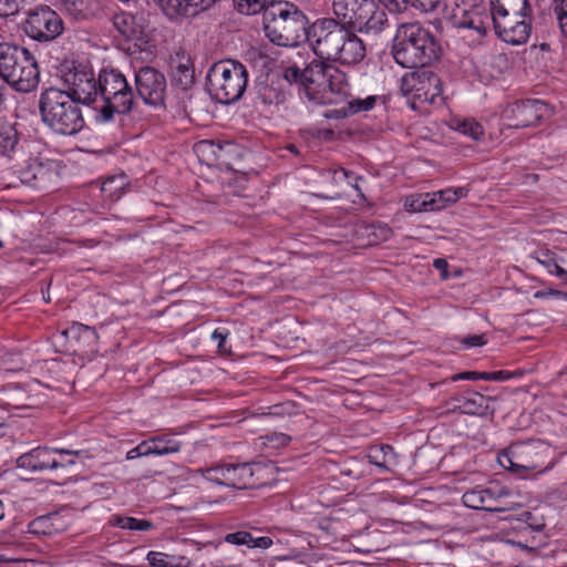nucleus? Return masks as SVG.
<instances>
[{
    "label": "nucleus",
    "mask_w": 567,
    "mask_h": 567,
    "mask_svg": "<svg viewBox=\"0 0 567 567\" xmlns=\"http://www.w3.org/2000/svg\"><path fill=\"white\" fill-rule=\"evenodd\" d=\"M282 76L290 84H298L306 89V69L302 70L297 65H289L284 69Z\"/></svg>",
    "instance_id": "37998d69"
},
{
    "label": "nucleus",
    "mask_w": 567,
    "mask_h": 567,
    "mask_svg": "<svg viewBox=\"0 0 567 567\" xmlns=\"http://www.w3.org/2000/svg\"><path fill=\"white\" fill-rule=\"evenodd\" d=\"M511 377L512 374L504 370L486 372V381H506L511 379Z\"/></svg>",
    "instance_id": "052dcab7"
},
{
    "label": "nucleus",
    "mask_w": 567,
    "mask_h": 567,
    "mask_svg": "<svg viewBox=\"0 0 567 567\" xmlns=\"http://www.w3.org/2000/svg\"><path fill=\"white\" fill-rule=\"evenodd\" d=\"M554 3L561 33L567 38V0H554Z\"/></svg>",
    "instance_id": "49530a36"
},
{
    "label": "nucleus",
    "mask_w": 567,
    "mask_h": 567,
    "mask_svg": "<svg viewBox=\"0 0 567 567\" xmlns=\"http://www.w3.org/2000/svg\"><path fill=\"white\" fill-rule=\"evenodd\" d=\"M228 337V331L226 329H216L212 333V339L217 342V348L220 353L226 352L225 343Z\"/></svg>",
    "instance_id": "4d7b16f0"
},
{
    "label": "nucleus",
    "mask_w": 567,
    "mask_h": 567,
    "mask_svg": "<svg viewBox=\"0 0 567 567\" xmlns=\"http://www.w3.org/2000/svg\"><path fill=\"white\" fill-rule=\"evenodd\" d=\"M451 127L475 141L480 140V137L484 133L483 126L477 121L471 117H455L451 121Z\"/></svg>",
    "instance_id": "c9c22d12"
},
{
    "label": "nucleus",
    "mask_w": 567,
    "mask_h": 567,
    "mask_svg": "<svg viewBox=\"0 0 567 567\" xmlns=\"http://www.w3.org/2000/svg\"><path fill=\"white\" fill-rule=\"evenodd\" d=\"M254 475L252 466L249 463H227L225 486L236 489L254 487L257 485Z\"/></svg>",
    "instance_id": "393cba45"
},
{
    "label": "nucleus",
    "mask_w": 567,
    "mask_h": 567,
    "mask_svg": "<svg viewBox=\"0 0 567 567\" xmlns=\"http://www.w3.org/2000/svg\"><path fill=\"white\" fill-rule=\"evenodd\" d=\"M22 30L34 41L50 42L62 33L63 21L50 7L41 6L29 11Z\"/></svg>",
    "instance_id": "2eb2a0df"
},
{
    "label": "nucleus",
    "mask_w": 567,
    "mask_h": 567,
    "mask_svg": "<svg viewBox=\"0 0 567 567\" xmlns=\"http://www.w3.org/2000/svg\"><path fill=\"white\" fill-rule=\"evenodd\" d=\"M20 0H0V17L8 18L19 12Z\"/></svg>",
    "instance_id": "8fccbe9b"
},
{
    "label": "nucleus",
    "mask_w": 567,
    "mask_h": 567,
    "mask_svg": "<svg viewBox=\"0 0 567 567\" xmlns=\"http://www.w3.org/2000/svg\"><path fill=\"white\" fill-rule=\"evenodd\" d=\"M115 29L126 39H138L143 34V24L133 13L120 11L113 16Z\"/></svg>",
    "instance_id": "cd10ccee"
},
{
    "label": "nucleus",
    "mask_w": 567,
    "mask_h": 567,
    "mask_svg": "<svg viewBox=\"0 0 567 567\" xmlns=\"http://www.w3.org/2000/svg\"><path fill=\"white\" fill-rule=\"evenodd\" d=\"M365 233L369 237V245H378L388 240L392 235L391 228L386 225H369L365 227Z\"/></svg>",
    "instance_id": "a19ab883"
},
{
    "label": "nucleus",
    "mask_w": 567,
    "mask_h": 567,
    "mask_svg": "<svg viewBox=\"0 0 567 567\" xmlns=\"http://www.w3.org/2000/svg\"><path fill=\"white\" fill-rule=\"evenodd\" d=\"M489 396L480 392L466 390L451 396L445 402L449 412H460L468 415H485L489 410Z\"/></svg>",
    "instance_id": "aec40b11"
},
{
    "label": "nucleus",
    "mask_w": 567,
    "mask_h": 567,
    "mask_svg": "<svg viewBox=\"0 0 567 567\" xmlns=\"http://www.w3.org/2000/svg\"><path fill=\"white\" fill-rule=\"evenodd\" d=\"M534 258L544 266L550 275H555L564 285H567V270L560 267L559 258L556 252L545 248L534 252Z\"/></svg>",
    "instance_id": "c756f323"
},
{
    "label": "nucleus",
    "mask_w": 567,
    "mask_h": 567,
    "mask_svg": "<svg viewBox=\"0 0 567 567\" xmlns=\"http://www.w3.org/2000/svg\"><path fill=\"white\" fill-rule=\"evenodd\" d=\"M416 69L405 73L400 85L402 94L411 97L410 105L414 110L424 103L435 104L443 93L442 80L435 72L425 66Z\"/></svg>",
    "instance_id": "9d476101"
},
{
    "label": "nucleus",
    "mask_w": 567,
    "mask_h": 567,
    "mask_svg": "<svg viewBox=\"0 0 567 567\" xmlns=\"http://www.w3.org/2000/svg\"><path fill=\"white\" fill-rule=\"evenodd\" d=\"M379 2L391 12L401 13L406 11V2H409V0H379Z\"/></svg>",
    "instance_id": "5fc2aeb1"
},
{
    "label": "nucleus",
    "mask_w": 567,
    "mask_h": 567,
    "mask_svg": "<svg viewBox=\"0 0 567 567\" xmlns=\"http://www.w3.org/2000/svg\"><path fill=\"white\" fill-rule=\"evenodd\" d=\"M368 457L371 464H374L382 470H389L388 460L381 456V451L379 447L372 450Z\"/></svg>",
    "instance_id": "6e6d98bb"
},
{
    "label": "nucleus",
    "mask_w": 567,
    "mask_h": 567,
    "mask_svg": "<svg viewBox=\"0 0 567 567\" xmlns=\"http://www.w3.org/2000/svg\"><path fill=\"white\" fill-rule=\"evenodd\" d=\"M248 84L247 68L236 60L215 62L206 75V89L213 100L231 104L241 99Z\"/></svg>",
    "instance_id": "0eeeda50"
},
{
    "label": "nucleus",
    "mask_w": 567,
    "mask_h": 567,
    "mask_svg": "<svg viewBox=\"0 0 567 567\" xmlns=\"http://www.w3.org/2000/svg\"><path fill=\"white\" fill-rule=\"evenodd\" d=\"M553 450L544 441H532L518 444L509 452L502 454L499 464L507 471L522 474L536 472L538 474L550 471L555 461L551 458Z\"/></svg>",
    "instance_id": "1a4fd4ad"
},
{
    "label": "nucleus",
    "mask_w": 567,
    "mask_h": 567,
    "mask_svg": "<svg viewBox=\"0 0 567 567\" xmlns=\"http://www.w3.org/2000/svg\"><path fill=\"white\" fill-rule=\"evenodd\" d=\"M565 296H567V293H565L560 290H557V289H553V288L538 290L534 293V298H536V299H546L548 297H565Z\"/></svg>",
    "instance_id": "bf43d9fd"
},
{
    "label": "nucleus",
    "mask_w": 567,
    "mask_h": 567,
    "mask_svg": "<svg viewBox=\"0 0 567 567\" xmlns=\"http://www.w3.org/2000/svg\"><path fill=\"white\" fill-rule=\"evenodd\" d=\"M109 525L134 532H148L154 528V524L150 519H140L135 517L124 516L121 514L111 515L109 519Z\"/></svg>",
    "instance_id": "473e14b6"
},
{
    "label": "nucleus",
    "mask_w": 567,
    "mask_h": 567,
    "mask_svg": "<svg viewBox=\"0 0 567 567\" xmlns=\"http://www.w3.org/2000/svg\"><path fill=\"white\" fill-rule=\"evenodd\" d=\"M76 79L86 80L91 89L90 105L99 101L96 105L95 121L101 124L113 122L115 115H127L138 105L134 89L124 73L117 69H102L95 76L94 71L87 65L79 64L73 68Z\"/></svg>",
    "instance_id": "f03ea898"
},
{
    "label": "nucleus",
    "mask_w": 567,
    "mask_h": 567,
    "mask_svg": "<svg viewBox=\"0 0 567 567\" xmlns=\"http://www.w3.org/2000/svg\"><path fill=\"white\" fill-rule=\"evenodd\" d=\"M126 185L125 175L110 176L101 184L100 192L107 203H114L121 198Z\"/></svg>",
    "instance_id": "72a5a7b5"
},
{
    "label": "nucleus",
    "mask_w": 567,
    "mask_h": 567,
    "mask_svg": "<svg viewBox=\"0 0 567 567\" xmlns=\"http://www.w3.org/2000/svg\"><path fill=\"white\" fill-rule=\"evenodd\" d=\"M518 522L525 524L529 529L540 532L545 527L544 518L537 517L534 513L525 511L518 515Z\"/></svg>",
    "instance_id": "c03bdc74"
},
{
    "label": "nucleus",
    "mask_w": 567,
    "mask_h": 567,
    "mask_svg": "<svg viewBox=\"0 0 567 567\" xmlns=\"http://www.w3.org/2000/svg\"><path fill=\"white\" fill-rule=\"evenodd\" d=\"M489 20L496 35L512 45L527 42L532 31V7L528 0H489Z\"/></svg>",
    "instance_id": "39448f33"
},
{
    "label": "nucleus",
    "mask_w": 567,
    "mask_h": 567,
    "mask_svg": "<svg viewBox=\"0 0 567 567\" xmlns=\"http://www.w3.org/2000/svg\"><path fill=\"white\" fill-rule=\"evenodd\" d=\"M441 47L431 31L419 23H403L395 33L392 55L403 68L416 69L440 58Z\"/></svg>",
    "instance_id": "7ed1b4c3"
},
{
    "label": "nucleus",
    "mask_w": 567,
    "mask_h": 567,
    "mask_svg": "<svg viewBox=\"0 0 567 567\" xmlns=\"http://www.w3.org/2000/svg\"><path fill=\"white\" fill-rule=\"evenodd\" d=\"M266 442L270 444L272 447H282L289 444L291 437L285 433L274 432L271 434H267L265 436Z\"/></svg>",
    "instance_id": "3c124183"
},
{
    "label": "nucleus",
    "mask_w": 567,
    "mask_h": 567,
    "mask_svg": "<svg viewBox=\"0 0 567 567\" xmlns=\"http://www.w3.org/2000/svg\"><path fill=\"white\" fill-rule=\"evenodd\" d=\"M78 455H74V456H70V455H60V454H56V462L58 463H62L61 466H59V468H66L69 466H72L75 464V458H76Z\"/></svg>",
    "instance_id": "680f3d73"
},
{
    "label": "nucleus",
    "mask_w": 567,
    "mask_h": 567,
    "mask_svg": "<svg viewBox=\"0 0 567 567\" xmlns=\"http://www.w3.org/2000/svg\"><path fill=\"white\" fill-rule=\"evenodd\" d=\"M440 3L441 0H409V2H406V10L409 8H415L423 12H431L436 10Z\"/></svg>",
    "instance_id": "de8ad7c7"
},
{
    "label": "nucleus",
    "mask_w": 567,
    "mask_h": 567,
    "mask_svg": "<svg viewBox=\"0 0 567 567\" xmlns=\"http://www.w3.org/2000/svg\"><path fill=\"white\" fill-rule=\"evenodd\" d=\"M361 179H363V177H362V176H355V177H354L353 183H351V184H350V186H351V187H353V188L357 190L358 195H359L362 199H364V198H365V197H364V194L362 193V189H361V187L359 186V181H361Z\"/></svg>",
    "instance_id": "69168bd1"
},
{
    "label": "nucleus",
    "mask_w": 567,
    "mask_h": 567,
    "mask_svg": "<svg viewBox=\"0 0 567 567\" xmlns=\"http://www.w3.org/2000/svg\"><path fill=\"white\" fill-rule=\"evenodd\" d=\"M32 142L23 138L18 131V123H11L0 118V157L7 158L12 164L24 157Z\"/></svg>",
    "instance_id": "a211bd4d"
},
{
    "label": "nucleus",
    "mask_w": 567,
    "mask_h": 567,
    "mask_svg": "<svg viewBox=\"0 0 567 567\" xmlns=\"http://www.w3.org/2000/svg\"><path fill=\"white\" fill-rule=\"evenodd\" d=\"M368 10L367 17L357 28L358 33L378 35L390 28L388 13L375 0Z\"/></svg>",
    "instance_id": "a878e982"
},
{
    "label": "nucleus",
    "mask_w": 567,
    "mask_h": 567,
    "mask_svg": "<svg viewBox=\"0 0 567 567\" xmlns=\"http://www.w3.org/2000/svg\"><path fill=\"white\" fill-rule=\"evenodd\" d=\"M377 95H369L367 97H351L349 94L346 100H339L340 102H346V105L348 107V111L350 115H354L361 112H367L372 110L375 106L377 103Z\"/></svg>",
    "instance_id": "58836bf2"
},
{
    "label": "nucleus",
    "mask_w": 567,
    "mask_h": 567,
    "mask_svg": "<svg viewBox=\"0 0 567 567\" xmlns=\"http://www.w3.org/2000/svg\"><path fill=\"white\" fill-rule=\"evenodd\" d=\"M331 62L319 58L306 66V91L311 99L338 104L339 100L348 97L349 83L346 73Z\"/></svg>",
    "instance_id": "6e6552de"
},
{
    "label": "nucleus",
    "mask_w": 567,
    "mask_h": 567,
    "mask_svg": "<svg viewBox=\"0 0 567 567\" xmlns=\"http://www.w3.org/2000/svg\"><path fill=\"white\" fill-rule=\"evenodd\" d=\"M234 7L241 14L254 16L260 12H266L276 0H233Z\"/></svg>",
    "instance_id": "e433bc0d"
},
{
    "label": "nucleus",
    "mask_w": 567,
    "mask_h": 567,
    "mask_svg": "<svg viewBox=\"0 0 567 567\" xmlns=\"http://www.w3.org/2000/svg\"><path fill=\"white\" fill-rule=\"evenodd\" d=\"M550 114L549 105L540 100L518 101L506 111L507 125L514 128L534 126Z\"/></svg>",
    "instance_id": "f3484780"
},
{
    "label": "nucleus",
    "mask_w": 567,
    "mask_h": 567,
    "mask_svg": "<svg viewBox=\"0 0 567 567\" xmlns=\"http://www.w3.org/2000/svg\"><path fill=\"white\" fill-rule=\"evenodd\" d=\"M468 189L465 187H450L439 192L427 193L431 212L441 210L466 197Z\"/></svg>",
    "instance_id": "c85d7f7f"
},
{
    "label": "nucleus",
    "mask_w": 567,
    "mask_h": 567,
    "mask_svg": "<svg viewBox=\"0 0 567 567\" xmlns=\"http://www.w3.org/2000/svg\"><path fill=\"white\" fill-rule=\"evenodd\" d=\"M460 342L464 346V348L470 349L475 347H482L487 343V340L485 338V334H472L462 338Z\"/></svg>",
    "instance_id": "603ef678"
},
{
    "label": "nucleus",
    "mask_w": 567,
    "mask_h": 567,
    "mask_svg": "<svg viewBox=\"0 0 567 567\" xmlns=\"http://www.w3.org/2000/svg\"><path fill=\"white\" fill-rule=\"evenodd\" d=\"M59 522L58 514L39 516L29 523L28 532L39 536H51L62 530L60 524H56Z\"/></svg>",
    "instance_id": "2f4dec72"
},
{
    "label": "nucleus",
    "mask_w": 567,
    "mask_h": 567,
    "mask_svg": "<svg viewBox=\"0 0 567 567\" xmlns=\"http://www.w3.org/2000/svg\"><path fill=\"white\" fill-rule=\"evenodd\" d=\"M347 34V28L339 20L318 18L311 23L307 42L318 58L333 61Z\"/></svg>",
    "instance_id": "f8f14e48"
},
{
    "label": "nucleus",
    "mask_w": 567,
    "mask_h": 567,
    "mask_svg": "<svg viewBox=\"0 0 567 567\" xmlns=\"http://www.w3.org/2000/svg\"><path fill=\"white\" fill-rule=\"evenodd\" d=\"M194 69L185 63H178L172 72L173 83L182 90L189 89L194 83Z\"/></svg>",
    "instance_id": "4c0bfd02"
},
{
    "label": "nucleus",
    "mask_w": 567,
    "mask_h": 567,
    "mask_svg": "<svg viewBox=\"0 0 567 567\" xmlns=\"http://www.w3.org/2000/svg\"><path fill=\"white\" fill-rule=\"evenodd\" d=\"M146 558H147L150 565L154 566V567H173L174 566V564H173L174 557L168 554H164V553H159V551H150L147 554Z\"/></svg>",
    "instance_id": "a18cd8bd"
},
{
    "label": "nucleus",
    "mask_w": 567,
    "mask_h": 567,
    "mask_svg": "<svg viewBox=\"0 0 567 567\" xmlns=\"http://www.w3.org/2000/svg\"><path fill=\"white\" fill-rule=\"evenodd\" d=\"M427 193L406 197L404 208L411 213L431 212Z\"/></svg>",
    "instance_id": "79ce46f5"
},
{
    "label": "nucleus",
    "mask_w": 567,
    "mask_h": 567,
    "mask_svg": "<svg viewBox=\"0 0 567 567\" xmlns=\"http://www.w3.org/2000/svg\"><path fill=\"white\" fill-rule=\"evenodd\" d=\"M453 382L460 380H485L486 381V372H477V371H465L461 373H456L451 377Z\"/></svg>",
    "instance_id": "864d4df0"
},
{
    "label": "nucleus",
    "mask_w": 567,
    "mask_h": 567,
    "mask_svg": "<svg viewBox=\"0 0 567 567\" xmlns=\"http://www.w3.org/2000/svg\"><path fill=\"white\" fill-rule=\"evenodd\" d=\"M217 0H200L202 8L207 9L213 6Z\"/></svg>",
    "instance_id": "774afa93"
},
{
    "label": "nucleus",
    "mask_w": 567,
    "mask_h": 567,
    "mask_svg": "<svg viewBox=\"0 0 567 567\" xmlns=\"http://www.w3.org/2000/svg\"><path fill=\"white\" fill-rule=\"evenodd\" d=\"M61 337L69 343L65 351L74 353H86L89 350H92L97 342L95 329L79 322H73L61 333Z\"/></svg>",
    "instance_id": "4be33fe9"
},
{
    "label": "nucleus",
    "mask_w": 567,
    "mask_h": 567,
    "mask_svg": "<svg viewBox=\"0 0 567 567\" xmlns=\"http://www.w3.org/2000/svg\"><path fill=\"white\" fill-rule=\"evenodd\" d=\"M226 471L227 463H223L209 467H200L196 472L199 473L205 480L217 485L225 486Z\"/></svg>",
    "instance_id": "ea45409f"
},
{
    "label": "nucleus",
    "mask_w": 567,
    "mask_h": 567,
    "mask_svg": "<svg viewBox=\"0 0 567 567\" xmlns=\"http://www.w3.org/2000/svg\"><path fill=\"white\" fill-rule=\"evenodd\" d=\"M508 495L509 492L503 487L473 488L463 494L462 502L473 509L498 513L504 511L501 499Z\"/></svg>",
    "instance_id": "6ab92c4d"
},
{
    "label": "nucleus",
    "mask_w": 567,
    "mask_h": 567,
    "mask_svg": "<svg viewBox=\"0 0 567 567\" xmlns=\"http://www.w3.org/2000/svg\"><path fill=\"white\" fill-rule=\"evenodd\" d=\"M374 0H332L334 20L346 28L357 30L368 14Z\"/></svg>",
    "instance_id": "412c9836"
},
{
    "label": "nucleus",
    "mask_w": 567,
    "mask_h": 567,
    "mask_svg": "<svg viewBox=\"0 0 567 567\" xmlns=\"http://www.w3.org/2000/svg\"><path fill=\"white\" fill-rule=\"evenodd\" d=\"M56 454L62 455H79V451L66 449H53L48 446H38L27 453L21 454L16 460L18 468L24 470L30 473L44 472L59 470L62 463L56 462Z\"/></svg>",
    "instance_id": "dca6fc26"
},
{
    "label": "nucleus",
    "mask_w": 567,
    "mask_h": 567,
    "mask_svg": "<svg viewBox=\"0 0 567 567\" xmlns=\"http://www.w3.org/2000/svg\"><path fill=\"white\" fill-rule=\"evenodd\" d=\"M11 169L22 184L39 190L47 189L59 179L58 162L32 156L30 150L11 165Z\"/></svg>",
    "instance_id": "9b49d317"
},
{
    "label": "nucleus",
    "mask_w": 567,
    "mask_h": 567,
    "mask_svg": "<svg viewBox=\"0 0 567 567\" xmlns=\"http://www.w3.org/2000/svg\"><path fill=\"white\" fill-rule=\"evenodd\" d=\"M311 23L296 4L279 1L264 13L266 37L279 47H298L308 41Z\"/></svg>",
    "instance_id": "20e7f679"
},
{
    "label": "nucleus",
    "mask_w": 567,
    "mask_h": 567,
    "mask_svg": "<svg viewBox=\"0 0 567 567\" xmlns=\"http://www.w3.org/2000/svg\"><path fill=\"white\" fill-rule=\"evenodd\" d=\"M68 90L50 86L39 97V112L43 124L55 135L73 136L80 133L85 121L80 104L89 103L86 80L76 79L73 70L64 75Z\"/></svg>",
    "instance_id": "f257e3e1"
},
{
    "label": "nucleus",
    "mask_w": 567,
    "mask_h": 567,
    "mask_svg": "<svg viewBox=\"0 0 567 567\" xmlns=\"http://www.w3.org/2000/svg\"><path fill=\"white\" fill-rule=\"evenodd\" d=\"M348 116H351V115H350V113L348 111L347 105H344V106H342L340 109L327 111L324 113V117L326 118L342 120V118H346Z\"/></svg>",
    "instance_id": "13d9d810"
},
{
    "label": "nucleus",
    "mask_w": 567,
    "mask_h": 567,
    "mask_svg": "<svg viewBox=\"0 0 567 567\" xmlns=\"http://www.w3.org/2000/svg\"><path fill=\"white\" fill-rule=\"evenodd\" d=\"M62 9L79 21L90 20L101 10L100 0H61Z\"/></svg>",
    "instance_id": "bb28decb"
},
{
    "label": "nucleus",
    "mask_w": 567,
    "mask_h": 567,
    "mask_svg": "<svg viewBox=\"0 0 567 567\" xmlns=\"http://www.w3.org/2000/svg\"><path fill=\"white\" fill-rule=\"evenodd\" d=\"M434 267H435L436 269H444V268H446V267H447V262H446V260H445V259H441V258H439V259H435V260H434Z\"/></svg>",
    "instance_id": "338daca9"
},
{
    "label": "nucleus",
    "mask_w": 567,
    "mask_h": 567,
    "mask_svg": "<svg viewBox=\"0 0 567 567\" xmlns=\"http://www.w3.org/2000/svg\"><path fill=\"white\" fill-rule=\"evenodd\" d=\"M443 14L455 28L471 29L480 35L487 33L489 16L484 7L477 4V0H449Z\"/></svg>",
    "instance_id": "ddd939ff"
},
{
    "label": "nucleus",
    "mask_w": 567,
    "mask_h": 567,
    "mask_svg": "<svg viewBox=\"0 0 567 567\" xmlns=\"http://www.w3.org/2000/svg\"><path fill=\"white\" fill-rule=\"evenodd\" d=\"M0 76L6 85L16 91L31 92L40 81L38 62L25 48L8 42L0 43Z\"/></svg>",
    "instance_id": "423d86ee"
},
{
    "label": "nucleus",
    "mask_w": 567,
    "mask_h": 567,
    "mask_svg": "<svg viewBox=\"0 0 567 567\" xmlns=\"http://www.w3.org/2000/svg\"><path fill=\"white\" fill-rule=\"evenodd\" d=\"M150 449L153 455L164 456L181 451L182 443L171 435H155L148 440Z\"/></svg>",
    "instance_id": "f704fd0d"
},
{
    "label": "nucleus",
    "mask_w": 567,
    "mask_h": 567,
    "mask_svg": "<svg viewBox=\"0 0 567 567\" xmlns=\"http://www.w3.org/2000/svg\"><path fill=\"white\" fill-rule=\"evenodd\" d=\"M169 19L192 14L190 8L200 6V0H153Z\"/></svg>",
    "instance_id": "7c9ffc66"
},
{
    "label": "nucleus",
    "mask_w": 567,
    "mask_h": 567,
    "mask_svg": "<svg viewBox=\"0 0 567 567\" xmlns=\"http://www.w3.org/2000/svg\"><path fill=\"white\" fill-rule=\"evenodd\" d=\"M339 173L342 174V176L344 177L349 185L353 183L354 177L357 176L352 171L346 168L334 171V175H338Z\"/></svg>",
    "instance_id": "e2e57ef3"
},
{
    "label": "nucleus",
    "mask_w": 567,
    "mask_h": 567,
    "mask_svg": "<svg viewBox=\"0 0 567 567\" xmlns=\"http://www.w3.org/2000/svg\"><path fill=\"white\" fill-rule=\"evenodd\" d=\"M348 34L343 37V44L337 52L332 62H339L343 65H354L360 63L365 54L367 49L363 40L357 34V30L347 28Z\"/></svg>",
    "instance_id": "5701e85b"
},
{
    "label": "nucleus",
    "mask_w": 567,
    "mask_h": 567,
    "mask_svg": "<svg viewBox=\"0 0 567 567\" xmlns=\"http://www.w3.org/2000/svg\"><path fill=\"white\" fill-rule=\"evenodd\" d=\"M224 542L235 546H246L250 549H267L274 544L270 536H261L260 530L251 526L226 534Z\"/></svg>",
    "instance_id": "b1692460"
},
{
    "label": "nucleus",
    "mask_w": 567,
    "mask_h": 567,
    "mask_svg": "<svg viewBox=\"0 0 567 567\" xmlns=\"http://www.w3.org/2000/svg\"><path fill=\"white\" fill-rule=\"evenodd\" d=\"M134 93L146 105L165 109L167 96V80L164 73L154 66L143 65L134 70Z\"/></svg>",
    "instance_id": "4468645a"
},
{
    "label": "nucleus",
    "mask_w": 567,
    "mask_h": 567,
    "mask_svg": "<svg viewBox=\"0 0 567 567\" xmlns=\"http://www.w3.org/2000/svg\"><path fill=\"white\" fill-rule=\"evenodd\" d=\"M381 451V456L385 457L388 460V463L390 462V458L394 456L393 447L390 445H382L379 447Z\"/></svg>",
    "instance_id": "0e129e2a"
},
{
    "label": "nucleus",
    "mask_w": 567,
    "mask_h": 567,
    "mask_svg": "<svg viewBox=\"0 0 567 567\" xmlns=\"http://www.w3.org/2000/svg\"><path fill=\"white\" fill-rule=\"evenodd\" d=\"M150 455H153L152 450L150 449L148 441L144 440L126 453V460H135L137 457Z\"/></svg>",
    "instance_id": "09e8293b"
}]
</instances>
